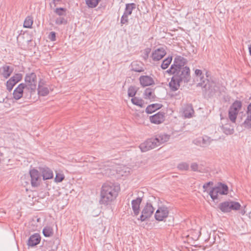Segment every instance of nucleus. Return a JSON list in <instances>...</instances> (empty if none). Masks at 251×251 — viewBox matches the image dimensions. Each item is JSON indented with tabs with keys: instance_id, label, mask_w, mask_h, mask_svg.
<instances>
[{
	"instance_id": "obj_1",
	"label": "nucleus",
	"mask_w": 251,
	"mask_h": 251,
	"mask_svg": "<svg viewBox=\"0 0 251 251\" xmlns=\"http://www.w3.org/2000/svg\"><path fill=\"white\" fill-rule=\"evenodd\" d=\"M119 189L118 186L111 183L103 184L101 188L100 204H110L117 197Z\"/></svg>"
},
{
	"instance_id": "obj_26",
	"label": "nucleus",
	"mask_w": 251,
	"mask_h": 251,
	"mask_svg": "<svg viewBox=\"0 0 251 251\" xmlns=\"http://www.w3.org/2000/svg\"><path fill=\"white\" fill-rule=\"evenodd\" d=\"M222 129L223 132L227 135L232 134L234 131L233 126L229 124H226L223 125Z\"/></svg>"
},
{
	"instance_id": "obj_42",
	"label": "nucleus",
	"mask_w": 251,
	"mask_h": 251,
	"mask_svg": "<svg viewBox=\"0 0 251 251\" xmlns=\"http://www.w3.org/2000/svg\"><path fill=\"white\" fill-rule=\"evenodd\" d=\"M128 21V16L124 14L121 19L120 24L121 26H123L124 25H127Z\"/></svg>"
},
{
	"instance_id": "obj_16",
	"label": "nucleus",
	"mask_w": 251,
	"mask_h": 251,
	"mask_svg": "<svg viewBox=\"0 0 251 251\" xmlns=\"http://www.w3.org/2000/svg\"><path fill=\"white\" fill-rule=\"evenodd\" d=\"M246 119L243 123V126L247 128H251V102L248 105L246 114Z\"/></svg>"
},
{
	"instance_id": "obj_30",
	"label": "nucleus",
	"mask_w": 251,
	"mask_h": 251,
	"mask_svg": "<svg viewBox=\"0 0 251 251\" xmlns=\"http://www.w3.org/2000/svg\"><path fill=\"white\" fill-rule=\"evenodd\" d=\"M38 93L39 95L42 96H45L49 93V90L48 87L39 84L38 88Z\"/></svg>"
},
{
	"instance_id": "obj_51",
	"label": "nucleus",
	"mask_w": 251,
	"mask_h": 251,
	"mask_svg": "<svg viewBox=\"0 0 251 251\" xmlns=\"http://www.w3.org/2000/svg\"><path fill=\"white\" fill-rule=\"evenodd\" d=\"M61 1H62V0H52V2L53 3L54 6H56L58 2H60Z\"/></svg>"
},
{
	"instance_id": "obj_27",
	"label": "nucleus",
	"mask_w": 251,
	"mask_h": 251,
	"mask_svg": "<svg viewBox=\"0 0 251 251\" xmlns=\"http://www.w3.org/2000/svg\"><path fill=\"white\" fill-rule=\"evenodd\" d=\"M135 8L136 4L135 3H127L126 5V8L124 14L129 16L131 15L133 10L135 9Z\"/></svg>"
},
{
	"instance_id": "obj_36",
	"label": "nucleus",
	"mask_w": 251,
	"mask_h": 251,
	"mask_svg": "<svg viewBox=\"0 0 251 251\" xmlns=\"http://www.w3.org/2000/svg\"><path fill=\"white\" fill-rule=\"evenodd\" d=\"M101 0H85L88 6L90 8L96 7Z\"/></svg>"
},
{
	"instance_id": "obj_19",
	"label": "nucleus",
	"mask_w": 251,
	"mask_h": 251,
	"mask_svg": "<svg viewBox=\"0 0 251 251\" xmlns=\"http://www.w3.org/2000/svg\"><path fill=\"white\" fill-rule=\"evenodd\" d=\"M142 199L140 197L133 200L131 201L132 209L135 215H138L140 213V205L142 202Z\"/></svg>"
},
{
	"instance_id": "obj_40",
	"label": "nucleus",
	"mask_w": 251,
	"mask_h": 251,
	"mask_svg": "<svg viewBox=\"0 0 251 251\" xmlns=\"http://www.w3.org/2000/svg\"><path fill=\"white\" fill-rule=\"evenodd\" d=\"M177 168L181 171H186L189 169V164L186 162H182L177 165Z\"/></svg>"
},
{
	"instance_id": "obj_34",
	"label": "nucleus",
	"mask_w": 251,
	"mask_h": 251,
	"mask_svg": "<svg viewBox=\"0 0 251 251\" xmlns=\"http://www.w3.org/2000/svg\"><path fill=\"white\" fill-rule=\"evenodd\" d=\"M43 233L46 237H50L53 235V229L50 226H46L43 229Z\"/></svg>"
},
{
	"instance_id": "obj_7",
	"label": "nucleus",
	"mask_w": 251,
	"mask_h": 251,
	"mask_svg": "<svg viewBox=\"0 0 251 251\" xmlns=\"http://www.w3.org/2000/svg\"><path fill=\"white\" fill-rule=\"evenodd\" d=\"M187 60L186 58L180 55H176L174 58L173 64L167 72L181 69L182 67H185V65L187 64Z\"/></svg>"
},
{
	"instance_id": "obj_8",
	"label": "nucleus",
	"mask_w": 251,
	"mask_h": 251,
	"mask_svg": "<svg viewBox=\"0 0 251 251\" xmlns=\"http://www.w3.org/2000/svg\"><path fill=\"white\" fill-rule=\"evenodd\" d=\"M154 210L152 204L150 203L147 202L144 208L142 211V214L140 216L138 220H141L142 222L146 221L147 219L150 218L153 213Z\"/></svg>"
},
{
	"instance_id": "obj_48",
	"label": "nucleus",
	"mask_w": 251,
	"mask_h": 251,
	"mask_svg": "<svg viewBox=\"0 0 251 251\" xmlns=\"http://www.w3.org/2000/svg\"><path fill=\"white\" fill-rule=\"evenodd\" d=\"M198 165L196 163H193L191 165V168L192 170L194 171H198Z\"/></svg>"
},
{
	"instance_id": "obj_23",
	"label": "nucleus",
	"mask_w": 251,
	"mask_h": 251,
	"mask_svg": "<svg viewBox=\"0 0 251 251\" xmlns=\"http://www.w3.org/2000/svg\"><path fill=\"white\" fill-rule=\"evenodd\" d=\"M194 113V111L192 104H189L185 105L183 108V114L185 117L191 118Z\"/></svg>"
},
{
	"instance_id": "obj_11",
	"label": "nucleus",
	"mask_w": 251,
	"mask_h": 251,
	"mask_svg": "<svg viewBox=\"0 0 251 251\" xmlns=\"http://www.w3.org/2000/svg\"><path fill=\"white\" fill-rule=\"evenodd\" d=\"M166 54V49L164 47H160L152 51L151 57L153 61H158L162 59Z\"/></svg>"
},
{
	"instance_id": "obj_43",
	"label": "nucleus",
	"mask_w": 251,
	"mask_h": 251,
	"mask_svg": "<svg viewBox=\"0 0 251 251\" xmlns=\"http://www.w3.org/2000/svg\"><path fill=\"white\" fill-rule=\"evenodd\" d=\"M15 85L14 82H13V80H11L10 79L6 82V88L9 92H10L12 90Z\"/></svg>"
},
{
	"instance_id": "obj_22",
	"label": "nucleus",
	"mask_w": 251,
	"mask_h": 251,
	"mask_svg": "<svg viewBox=\"0 0 251 251\" xmlns=\"http://www.w3.org/2000/svg\"><path fill=\"white\" fill-rule=\"evenodd\" d=\"M170 138V135L166 133H160L157 134L155 137L158 146L168 141Z\"/></svg>"
},
{
	"instance_id": "obj_46",
	"label": "nucleus",
	"mask_w": 251,
	"mask_h": 251,
	"mask_svg": "<svg viewBox=\"0 0 251 251\" xmlns=\"http://www.w3.org/2000/svg\"><path fill=\"white\" fill-rule=\"evenodd\" d=\"M64 179V175L63 174L58 173L56 175L54 180L56 182H62Z\"/></svg>"
},
{
	"instance_id": "obj_29",
	"label": "nucleus",
	"mask_w": 251,
	"mask_h": 251,
	"mask_svg": "<svg viewBox=\"0 0 251 251\" xmlns=\"http://www.w3.org/2000/svg\"><path fill=\"white\" fill-rule=\"evenodd\" d=\"M219 209L223 212H229L230 211L229 201H225L219 205Z\"/></svg>"
},
{
	"instance_id": "obj_33",
	"label": "nucleus",
	"mask_w": 251,
	"mask_h": 251,
	"mask_svg": "<svg viewBox=\"0 0 251 251\" xmlns=\"http://www.w3.org/2000/svg\"><path fill=\"white\" fill-rule=\"evenodd\" d=\"M172 61V56H169L167 58H166L165 59H164L161 65V67L162 69L165 70L167 69L169 65L171 64V62Z\"/></svg>"
},
{
	"instance_id": "obj_10",
	"label": "nucleus",
	"mask_w": 251,
	"mask_h": 251,
	"mask_svg": "<svg viewBox=\"0 0 251 251\" xmlns=\"http://www.w3.org/2000/svg\"><path fill=\"white\" fill-rule=\"evenodd\" d=\"M168 208L165 206H162L158 208L155 213L154 217L157 221H163L165 219L168 217Z\"/></svg>"
},
{
	"instance_id": "obj_53",
	"label": "nucleus",
	"mask_w": 251,
	"mask_h": 251,
	"mask_svg": "<svg viewBox=\"0 0 251 251\" xmlns=\"http://www.w3.org/2000/svg\"><path fill=\"white\" fill-rule=\"evenodd\" d=\"M104 163H101L99 165V169L101 170V169H103V167L104 166Z\"/></svg>"
},
{
	"instance_id": "obj_37",
	"label": "nucleus",
	"mask_w": 251,
	"mask_h": 251,
	"mask_svg": "<svg viewBox=\"0 0 251 251\" xmlns=\"http://www.w3.org/2000/svg\"><path fill=\"white\" fill-rule=\"evenodd\" d=\"M229 203L230 211L231 210H237L240 209L241 207L240 204L238 202L229 201Z\"/></svg>"
},
{
	"instance_id": "obj_28",
	"label": "nucleus",
	"mask_w": 251,
	"mask_h": 251,
	"mask_svg": "<svg viewBox=\"0 0 251 251\" xmlns=\"http://www.w3.org/2000/svg\"><path fill=\"white\" fill-rule=\"evenodd\" d=\"M162 105L159 103L152 104L149 105L146 109V112L147 113L151 114L154 112L155 110L159 109L161 107Z\"/></svg>"
},
{
	"instance_id": "obj_45",
	"label": "nucleus",
	"mask_w": 251,
	"mask_h": 251,
	"mask_svg": "<svg viewBox=\"0 0 251 251\" xmlns=\"http://www.w3.org/2000/svg\"><path fill=\"white\" fill-rule=\"evenodd\" d=\"M67 23V20L63 17L57 18L55 20V23L57 25H60L62 24H66Z\"/></svg>"
},
{
	"instance_id": "obj_25",
	"label": "nucleus",
	"mask_w": 251,
	"mask_h": 251,
	"mask_svg": "<svg viewBox=\"0 0 251 251\" xmlns=\"http://www.w3.org/2000/svg\"><path fill=\"white\" fill-rule=\"evenodd\" d=\"M131 70L136 72H142L144 71L143 64L140 62L133 61L131 64Z\"/></svg>"
},
{
	"instance_id": "obj_47",
	"label": "nucleus",
	"mask_w": 251,
	"mask_h": 251,
	"mask_svg": "<svg viewBox=\"0 0 251 251\" xmlns=\"http://www.w3.org/2000/svg\"><path fill=\"white\" fill-rule=\"evenodd\" d=\"M49 38L50 41H54L56 40L55 32L53 31L50 32L49 35Z\"/></svg>"
},
{
	"instance_id": "obj_20",
	"label": "nucleus",
	"mask_w": 251,
	"mask_h": 251,
	"mask_svg": "<svg viewBox=\"0 0 251 251\" xmlns=\"http://www.w3.org/2000/svg\"><path fill=\"white\" fill-rule=\"evenodd\" d=\"M141 85L143 86H148L154 84V80L152 77L148 75H142L139 78Z\"/></svg>"
},
{
	"instance_id": "obj_32",
	"label": "nucleus",
	"mask_w": 251,
	"mask_h": 251,
	"mask_svg": "<svg viewBox=\"0 0 251 251\" xmlns=\"http://www.w3.org/2000/svg\"><path fill=\"white\" fill-rule=\"evenodd\" d=\"M33 18L31 16L27 17L24 23V27L25 28H31L32 25L33 24Z\"/></svg>"
},
{
	"instance_id": "obj_17",
	"label": "nucleus",
	"mask_w": 251,
	"mask_h": 251,
	"mask_svg": "<svg viewBox=\"0 0 251 251\" xmlns=\"http://www.w3.org/2000/svg\"><path fill=\"white\" fill-rule=\"evenodd\" d=\"M40 241V235L38 233H34L29 237L27 241V245L29 247H34L38 245Z\"/></svg>"
},
{
	"instance_id": "obj_3",
	"label": "nucleus",
	"mask_w": 251,
	"mask_h": 251,
	"mask_svg": "<svg viewBox=\"0 0 251 251\" xmlns=\"http://www.w3.org/2000/svg\"><path fill=\"white\" fill-rule=\"evenodd\" d=\"M25 88V98L31 99L35 94L37 87V76L35 73H31L26 75L25 83H23Z\"/></svg>"
},
{
	"instance_id": "obj_38",
	"label": "nucleus",
	"mask_w": 251,
	"mask_h": 251,
	"mask_svg": "<svg viewBox=\"0 0 251 251\" xmlns=\"http://www.w3.org/2000/svg\"><path fill=\"white\" fill-rule=\"evenodd\" d=\"M23 77L22 75L21 74H16L12 77H11L10 79L11 80H13L14 84H16L20 80H22Z\"/></svg>"
},
{
	"instance_id": "obj_50",
	"label": "nucleus",
	"mask_w": 251,
	"mask_h": 251,
	"mask_svg": "<svg viewBox=\"0 0 251 251\" xmlns=\"http://www.w3.org/2000/svg\"><path fill=\"white\" fill-rule=\"evenodd\" d=\"M209 186L208 185H206V183H204L203 185V189H204V192H207L209 193V191L208 190V187Z\"/></svg>"
},
{
	"instance_id": "obj_9",
	"label": "nucleus",
	"mask_w": 251,
	"mask_h": 251,
	"mask_svg": "<svg viewBox=\"0 0 251 251\" xmlns=\"http://www.w3.org/2000/svg\"><path fill=\"white\" fill-rule=\"evenodd\" d=\"M159 146L155 138H151L142 143L139 147L142 152H146Z\"/></svg>"
},
{
	"instance_id": "obj_44",
	"label": "nucleus",
	"mask_w": 251,
	"mask_h": 251,
	"mask_svg": "<svg viewBox=\"0 0 251 251\" xmlns=\"http://www.w3.org/2000/svg\"><path fill=\"white\" fill-rule=\"evenodd\" d=\"M151 51V48H146L143 51V57L144 59V60H147L149 58V54Z\"/></svg>"
},
{
	"instance_id": "obj_6",
	"label": "nucleus",
	"mask_w": 251,
	"mask_h": 251,
	"mask_svg": "<svg viewBox=\"0 0 251 251\" xmlns=\"http://www.w3.org/2000/svg\"><path fill=\"white\" fill-rule=\"evenodd\" d=\"M242 103L240 100H235L228 110V118L232 123H235L237 115L241 109Z\"/></svg>"
},
{
	"instance_id": "obj_54",
	"label": "nucleus",
	"mask_w": 251,
	"mask_h": 251,
	"mask_svg": "<svg viewBox=\"0 0 251 251\" xmlns=\"http://www.w3.org/2000/svg\"><path fill=\"white\" fill-rule=\"evenodd\" d=\"M250 54L251 55V45L249 47Z\"/></svg>"
},
{
	"instance_id": "obj_52",
	"label": "nucleus",
	"mask_w": 251,
	"mask_h": 251,
	"mask_svg": "<svg viewBox=\"0 0 251 251\" xmlns=\"http://www.w3.org/2000/svg\"><path fill=\"white\" fill-rule=\"evenodd\" d=\"M213 182L212 181H209L208 182L206 183V185H208V186H212L213 185Z\"/></svg>"
},
{
	"instance_id": "obj_4",
	"label": "nucleus",
	"mask_w": 251,
	"mask_h": 251,
	"mask_svg": "<svg viewBox=\"0 0 251 251\" xmlns=\"http://www.w3.org/2000/svg\"><path fill=\"white\" fill-rule=\"evenodd\" d=\"M228 192V187L227 185L219 182L218 184L212 188L209 192V195L211 199L214 201L218 199V195H224L227 194Z\"/></svg>"
},
{
	"instance_id": "obj_49",
	"label": "nucleus",
	"mask_w": 251,
	"mask_h": 251,
	"mask_svg": "<svg viewBox=\"0 0 251 251\" xmlns=\"http://www.w3.org/2000/svg\"><path fill=\"white\" fill-rule=\"evenodd\" d=\"M195 74H196V75L197 76H200L201 75V74H202V72H201V70H199V69H196V70H195Z\"/></svg>"
},
{
	"instance_id": "obj_2",
	"label": "nucleus",
	"mask_w": 251,
	"mask_h": 251,
	"mask_svg": "<svg viewBox=\"0 0 251 251\" xmlns=\"http://www.w3.org/2000/svg\"><path fill=\"white\" fill-rule=\"evenodd\" d=\"M198 85L202 87L205 94L209 97L217 94L219 95L225 89V87L219 83L213 81H210L207 79L203 80L202 77H201V82L198 84Z\"/></svg>"
},
{
	"instance_id": "obj_14",
	"label": "nucleus",
	"mask_w": 251,
	"mask_h": 251,
	"mask_svg": "<svg viewBox=\"0 0 251 251\" xmlns=\"http://www.w3.org/2000/svg\"><path fill=\"white\" fill-rule=\"evenodd\" d=\"M13 95L14 99L16 100L20 99L23 95L25 97V88L23 83L20 84L14 90Z\"/></svg>"
},
{
	"instance_id": "obj_13",
	"label": "nucleus",
	"mask_w": 251,
	"mask_h": 251,
	"mask_svg": "<svg viewBox=\"0 0 251 251\" xmlns=\"http://www.w3.org/2000/svg\"><path fill=\"white\" fill-rule=\"evenodd\" d=\"M213 140L207 136L198 138L193 141V143L197 146L202 148L208 147Z\"/></svg>"
},
{
	"instance_id": "obj_12",
	"label": "nucleus",
	"mask_w": 251,
	"mask_h": 251,
	"mask_svg": "<svg viewBox=\"0 0 251 251\" xmlns=\"http://www.w3.org/2000/svg\"><path fill=\"white\" fill-rule=\"evenodd\" d=\"M31 177V184L33 187H37L40 184L41 176L40 173L35 169H32L29 172Z\"/></svg>"
},
{
	"instance_id": "obj_18",
	"label": "nucleus",
	"mask_w": 251,
	"mask_h": 251,
	"mask_svg": "<svg viewBox=\"0 0 251 251\" xmlns=\"http://www.w3.org/2000/svg\"><path fill=\"white\" fill-rule=\"evenodd\" d=\"M13 67L7 65H4L0 68V75L5 78H8L13 73Z\"/></svg>"
},
{
	"instance_id": "obj_21",
	"label": "nucleus",
	"mask_w": 251,
	"mask_h": 251,
	"mask_svg": "<svg viewBox=\"0 0 251 251\" xmlns=\"http://www.w3.org/2000/svg\"><path fill=\"white\" fill-rule=\"evenodd\" d=\"M182 82L173 75L171 81L169 82V86L171 90L173 91H176L180 87V83Z\"/></svg>"
},
{
	"instance_id": "obj_24",
	"label": "nucleus",
	"mask_w": 251,
	"mask_h": 251,
	"mask_svg": "<svg viewBox=\"0 0 251 251\" xmlns=\"http://www.w3.org/2000/svg\"><path fill=\"white\" fill-rule=\"evenodd\" d=\"M43 179L47 180L51 179L53 177V175L52 171L49 168H43L41 169Z\"/></svg>"
},
{
	"instance_id": "obj_15",
	"label": "nucleus",
	"mask_w": 251,
	"mask_h": 251,
	"mask_svg": "<svg viewBox=\"0 0 251 251\" xmlns=\"http://www.w3.org/2000/svg\"><path fill=\"white\" fill-rule=\"evenodd\" d=\"M165 118V113L163 112H159L150 117L151 123L157 125L163 123Z\"/></svg>"
},
{
	"instance_id": "obj_41",
	"label": "nucleus",
	"mask_w": 251,
	"mask_h": 251,
	"mask_svg": "<svg viewBox=\"0 0 251 251\" xmlns=\"http://www.w3.org/2000/svg\"><path fill=\"white\" fill-rule=\"evenodd\" d=\"M137 90L134 86H131L128 89V95L130 97H133L136 93Z\"/></svg>"
},
{
	"instance_id": "obj_35",
	"label": "nucleus",
	"mask_w": 251,
	"mask_h": 251,
	"mask_svg": "<svg viewBox=\"0 0 251 251\" xmlns=\"http://www.w3.org/2000/svg\"><path fill=\"white\" fill-rule=\"evenodd\" d=\"M131 102L134 105L139 106L141 107H143L144 104V101L143 100L139 99L137 97H134L131 99Z\"/></svg>"
},
{
	"instance_id": "obj_5",
	"label": "nucleus",
	"mask_w": 251,
	"mask_h": 251,
	"mask_svg": "<svg viewBox=\"0 0 251 251\" xmlns=\"http://www.w3.org/2000/svg\"><path fill=\"white\" fill-rule=\"evenodd\" d=\"M169 73L172 74L176 77L184 82H188L191 78L190 70L187 66L182 67L181 69H178L177 71L169 72Z\"/></svg>"
},
{
	"instance_id": "obj_31",
	"label": "nucleus",
	"mask_w": 251,
	"mask_h": 251,
	"mask_svg": "<svg viewBox=\"0 0 251 251\" xmlns=\"http://www.w3.org/2000/svg\"><path fill=\"white\" fill-rule=\"evenodd\" d=\"M153 89L147 88L144 92V98L146 99H152L154 98Z\"/></svg>"
},
{
	"instance_id": "obj_39",
	"label": "nucleus",
	"mask_w": 251,
	"mask_h": 251,
	"mask_svg": "<svg viewBox=\"0 0 251 251\" xmlns=\"http://www.w3.org/2000/svg\"><path fill=\"white\" fill-rule=\"evenodd\" d=\"M67 9L64 8H57L55 9L54 12L58 16H66Z\"/></svg>"
}]
</instances>
